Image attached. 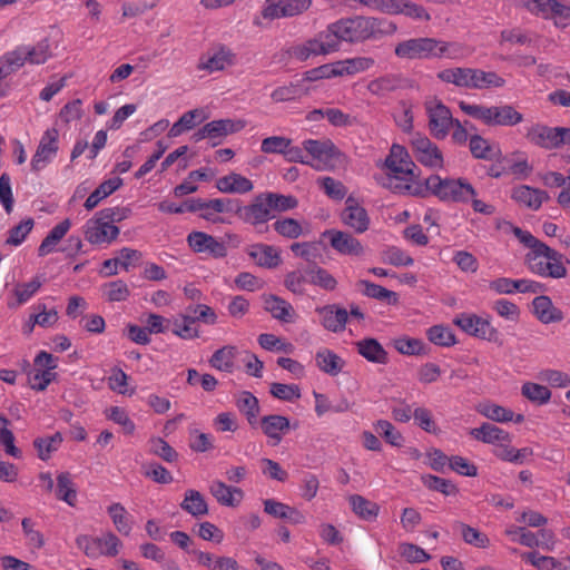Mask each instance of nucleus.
I'll use <instances>...</instances> for the list:
<instances>
[{
  "label": "nucleus",
  "instance_id": "obj_3",
  "mask_svg": "<svg viewBox=\"0 0 570 570\" xmlns=\"http://www.w3.org/2000/svg\"><path fill=\"white\" fill-rule=\"evenodd\" d=\"M459 107L465 115L490 127H513L523 121V115L508 104L484 106L460 101Z\"/></svg>",
  "mask_w": 570,
  "mask_h": 570
},
{
  "label": "nucleus",
  "instance_id": "obj_25",
  "mask_svg": "<svg viewBox=\"0 0 570 570\" xmlns=\"http://www.w3.org/2000/svg\"><path fill=\"white\" fill-rule=\"evenodd\" d=\"M209 492L224 507H237L244 498V492L240 488L227 485L220 480H215L210 483Z\"/></svg>",
  "mask_w": 570,
  "mask_h": 570
},
{
  "label": "nucleus",
  "instance_id": "obj_40",
  "mask_svg": "<svg viewBox=\"0 0 570 570\" xmlns=\"http://www.w3.org/2000/svg\"><path fill=\"white\" fill-rule=\"evenodd\" d=\"M70 226L71 223L69 219H65L56 225L41 242L38 248V255L43 257L52 253L58 243L66 236Z\"/></svg>",
  "mask_w": 570,
  "mask_h": 570
},
{
  "label": "nucleus",
  "instance_id": "obj_38",
  "mask_svg": "<svg viewBox=\"0 0 570 570\" xmlns=\"http://www.w3.org/2000/svg\"><path fill=\"white\" fill-rule=\"evenodd\" d=\"M471 75L472 68L454 67L439 71L436 77L445 83H452L460 88L471 89Z\"/></svg>",
  "mask_w": 570,
  "mask_h": 570
},
{
  "label": "nucleus",
  "instance_id": "obj_7",
  "mask_svg": "<svg viewBox=\"0 0 570 570\" xmlns=\"http://www.w3.org/2000/svg\"><path fill=\"white\" fill-rule=\"evenodd\" d=\"M304 150L312 157L309 164L316 170L332 169L340 157V150L330 139H306Z\"/></svg>",
  "mask_w": 570,
  "mask_h": 570
},
{
  "label": "nucleus",
  "instance_id": "obj_6",
  "mask_svg": "<svg viewBox=\"0 0 570 570\" xmlns=\"http://www.w3.org/2000/svg\"><path fill=\"white\" fill-rule=\"evenodd\" d=\"M424 109L428 116V126L431 135L439 140L445 139L455 120L448 106L435 97L424 101Z\"/></svg>",
  "mask_w": 570,
  "mask_h": 570
},
{
  "label": "nucleus",
  "instance_id": "obj_20",
  "mask_svg": "<svg viewBox=\"0 0 570 570\" xmlns=\"http://www.w3.org/2000/svg\"><path fill=\"white\" fill-rule=\"evenodd\" d=\"M342 220L346 226L358 234L366 232L370 226L367 212L353 197H348L345 200Z\"/></svg>",
  "mask_w": 570,
  "mask_h": 570
},
{
  "label": "nucleus",
  "instance_id": "obj_13",
  "mask_svg": "<svg viewBox=\"0 0 570 570\" xmlns=\"http://www.w3.org/2000/svg\"><path fill=\"white\" fill-rule=\"evenodd\" d=\"M434 38L419 37L400 41L394 53L403 60H425L433 59Z\"/></svg>",
  "mask_w": 570,
  "mask_h": 570
},
{
  "label": "nucleus",
  "instance_id": "obj_53",
  "mask_svg": "<svg viewBox=\"0 0 570 570\" xmlns=\"http://www.w3.org/2000/svg\"><path fill=\"white\" fill-rule=\"evenodd\" d=\"M62 440L60 432H57L51 436L36 439L33 441V445L38 452V456L43 461L48 460L51 453L59 449Z\"/></svg>",
  "mask_w": 570,
  "mask_h": 570
},
{
  "label": "nucleus",
  "instance_id": "obj_16",
  "mask_svg": "<svg viewBox=\"0 0 570 570\" xmlns=\"http://www.w3.org/2000/svg\"><path fill=\"white\" fill-rule=\"evenodd\" d=\"M187 244L193 252L198 254H208L214 258H224L227 256V246L225 243L204 232L194 230L189 233Z\"/></svg>",
  "mask_w": 570,
  "mask_h": 570
},
{
  "label": "nucleus",
  "instance_id": "obj_44",
  "mask_svg": "<svg viewBox=\"0 0 570 570\" xmlns=\"http://www.w3.org/2000/svg\"><path fill=\"white\" fill-rule=\"evenodd\" d=\"M357 285L362 289V293L367 297L385 302L390 305H395L399 303V295L395 292L390 291L381 285L365 279H361Z\"/></svg>",
  "mask_w": 570,
  "mask_h": 570
},
{
  "label": "nucleus",
  "instance_id": "obj_17",
  "mask_svg": "<svg viewBox=\"0 0 570 570\" xmlns=\"http://www.w3.org/2000/svg\"><path fill=\"white\" fill-rule=\"evenodd\" d=\"M58 138L59 132L56 128H49L45 131L31 160L32 170L42 169L53 159L58 151Z\"/></svg>",
  "mask_w": 570,
  "mask_h": 570
},
{
  "label": "nucleus",
  "instance_id": "obj_14",
  "mask_svg": "<svg viewBox=\"0 0 570 570\" xmlns=\"http://www.w3.org/2000/svg\"><path fill=\"white\" fill-rule=\"evenodd\" d=\"M312 0H266L262 10L265 19L297 17L307 11Z\"/></svg>",
  "mask_w": 570,
  "mask_h": 570
},
{
  "label": "nucleus",
  "instance_id": "obj_34",
  "mask_svg": "<svg viewBox=\"0 0 570 570\" xmlns=\"http://www.w3.org/2000/svg\"><path fill=\"white\" fill-rule=\"evenodd\" d=\"M466 56L468 50L464 45L434 38L433 59L448 58L451 60H461Z\"/></svg>",
  "mask_w": 570,
  "mask_h": 570
},
{
  "label": "nucleus",
  "instance_id": "obj_56",
  "mask_svg": "<svg viewBox=\"0 0 570 570\" xmlns=\"http://www.w3.org/2000/svg\"><path fill=\"white\" fill-rule=\"evenodd\" d=\"M396 351L404 355H425L426 345L420 338L401 337L394 341Z\"/></svg>",
  "mask_w": 570,
  "mask_h": 570
},
{
  "label": "nucleus",
  "instance_id": "obj_10",
  "mask_svg": "<svg viewBox=\"0 0 570 570\" xmlns=\"http://www.w3.org/2000/svg\"><path fill=\"white\" fill-rule=\"evenodd\" d=\"M332 52H335V46L330 41L326 29L288 49V55L298 61H306L313 57L326 56Z\"/></svg>",
  "mask_w": 570,
  "mask_h": 570
},
{
  "label": "nucleus",
  "instance_id": "obj_15",
  "mask_svg": "<svg viewBox=\"0 0 570 570\" xmlns=\"http://www.w3.org/2000/svg\"><path fill=\"white\" fill-rule=\"evenodd\" d=\"M235 213L244 223L253 226L264 225L274 218V214L272 213V208L264 193L257 195L250 204L237 206Z\"/></svg>",
  "mask_w": 570,
  "mask_h": 570
},
{
  "label": "nucleus",
  "instance_id": "obj_32",
  "mask_svg": "<svg viewBox=\"0 0 570 570\" xmlns=\"http://www.w3.org/2000/svg\"><path fill=\"white\" fill-rule=\"evenodd\" d=\"M374 63L375 60L372 57H354L340 60L332 63V75H334V77L352 76L368 70Z\"/></svg>",
  "mask_w": 570,
  "mask_h": 570
},
{
  "label": "nucleus",
  "instance_id": "obj_12",
  "mask_svg": "<svg viewBox=\"0 0 570 570\" xmlns=\"http://www.w3.org/2000/svg\"><path fill=\"white\" fill-rule=\"evenodd\" d=\"M237 55L224 45L212 47L198 61L197 69L214 73L235 66Z\"/></svg>",
  "mask_w": 570,
  "mask_h": 570
},
{
  "label": "nucleus",
  "instance_id": "obj_50",
  "mask_svg": "<svg viewBox=\"0 0 570 570\" xmlns=\"http://www.w3.org/2000/svg\"><path fill=\"white\" fill-rule=\"evenodd\" d=\"M478 411L487 419L500 423L511 422L513 419V412L511 410L491 402L480 404Z\"/></svg>",
  "mask_w": 570,
  "mask_h": 570
},
{
  "label": "nucleus",
  "instance_id": "obj_47",
  "mask_svg": "<svg viewBox=\"0 0 570 570\" xmlns=\"http://www.w3.org/2000/svg\"><path fill=\"white\" fill-rule=\"evenodd\" d=\"M469 147L471 154L479 159L492 160L499 154V148L491 145L487 139L479 135L470 137Z\"/></svg>",
  "mask_w": 570,
  "mask_h": 570
},
{
  "label": "nucleus",
  "instance_id": "obj_27",
  "mask_svg": "<svg viewBox=\"0 0 570 570\" xmlns=\"http://www.w3.org/2000/svg\"><path fill=\"white\" fill-rule=\"evenodd\" d=\"M331 246L342 255L358 256L363 253L362 244L352 235L341 230H328L325 234Z\"/></svg>",
  "mask_w": 570,
  "mask_h": 570
},
{
  "label": "nucleus",
  "instance_id": "obj_54",
  "mask_svg": "<svg viewBox=\"0 0 570 570\" xmlns=\"http://www.w3.org/2000/svg\"><path fill=\"white\" fill-rule=\"evenodd\" d=\"M456 527L460 529L465 543L483 549L490 546V540L487 534L480 532L478 529L462 522H458Z\"/></svg>",
  "mask_w": 570,
  "mask_h": 570
},
{
  "label": "nucleus",
  "instance_id": "obj_1",
  "mask_svg": "<svg viewBox=\"0 0 570 570\" xmlns=\"http://www.w3.org/2000/svg\"><path fill=\"white\" fill-rule=\"evenodd\" d=\"M396 30L397 26L392 21L364 16L340 19L326 28L330 41L335 46V51L340 49L342 41L357 43L377 40L395 33Z\"/></svg>",
  "mask_w": 570,
  "mask_h": 570
},
{
  "label": "nucleus",
  "instance_id": "obj_21",
  "mask_svg": "<svg viewBox=\"0 0 570 570\" xmlns=\"http://www.w3.org/2000/svg\"><path fill=\"white\" fill-rule=\"evenodd\" d=\"M384 13L393 16L403 14L419 21L431 20L430 13L423 6L410 0H387Z\"/></svg>",
  "mask_w": 570,
  "mask_h": 570
},
{
  "label": "nucleus",
  "instance_id": "obj_11",
  "mask_svg": "<svg viewBox=\"0 0 570 570\" xmlns=\"http://www.w3.org/2000/svg\"><path fill=\"white\" fill-rule=\"evenodd\" d=\"M411 149L415 159L423 166L441 169L444 158L441 149L424 135H415L411 140Z\"/></svg>",
  "mask_w": 570,
  "mask_h": 570
},
{
  "label": "nucleus",
  "instance_id": "obj_45",
  "mask_svg": "<svg viewBox=\"0 0 570 570\" xmlns=\"http://www.w3.org/2000/svg\"><path fill=\"white\" fill-rule=\"evenodd\" d=\"M308 94V89L303 86L302 81L289 82L275 88L271 98L274 102H287L296 100Z\"/></svg>",
  "mask_w": 570,
  "mask_h": 570
},
{
  "label": "nucleus",
  "instance_id": "obj_8",
  "mask_svg": "<svg viewBox=\"0 0 570 570\" xmlns=\"http://www.w3.org/2000/svg\"><path fill=\"white\" fill-rule=\"evenodd\" d=\"M525 138L535 146L553 149L570 144V128L535 124L527 128Z\"/></svg>",
  "mask_w": 570,
  "mask_h": 570
},
{
  "label": "nucleus",
  "instance_id": "obj_35",
  "mask_svg": "<svg viewBox=\"0 0 570 570\" xmlns=\"http://www.w3.org/2000/svg\"><path fill=\"white\" fill-rule=\"evenodd\" d=\"M85 237L91 244H101L107 237V213L100 210L85 226Z\"/></svg>",
  "mask_w": 570,
  "mask_h": 570
},
{
  "label": "nucleus",
  "instance_id": "obj_18",
  "mask_svg": "<svg viewBox=\"0 0 570 570\" xmlns=\"http://www.w3.org/2000/svg\"><path fill=\"white\" fill-rule=\"evenodd\" d=\"M244 120L219 119L213 120L198 129L193 135L194 141L198 142L205 138H219L240 131L245 127Z\"/></svg>",
  "mask_w": 570,
  "mask_h": 570
},
{
  "label": "nucleus",
  "instance_id": "obj_55",
  "mask_svg": "<svg viewBox=\"0 0 570 570\" xmlns=\"http://www.w3.org/2000/svg\"><path fill=\"white\" fill-rule=\"evenodd\" d=\"M109 515L112 519V522L121 534L128 535L131 530V517L126 511L124 507L116 503L111 507H109Z\"/></svg>",
  "mask_w": 570,
  "mask_h": 570
},
{
  "label": "nucleus",
  "instance_id": "obj_58",
  "mask_svg": "<svg viewBox=\"0 0 570 570\" xmlns=\"http://www.w3.org/2000/svg\"><path fill=\"white\" fill-rule=\"evenodd\" d=\"M140 322L144 324V327L150 336L153 334L165 333L170 325V321L168 318L156 313L144 314L140 317Z\"/></svg>",
  "mask_w": 570,
  "mask_h": 570
},
{
  "label": "nucleus",
  "instance_id": "obj_48",
  "mask_svg": "<svg viewBox=\"0 0 570 570\" xmlns=\"http://www.w3.org/2000/svg\"><path fill=\"white\" fill-rule=\"evenodd\" d=\"M56 497L70 507L76 504L77 491L68 472H62L57 476Z\"/></svg>",
  "mask_w": 570,
  "mask_h": 570
},
{
  "label": "nucleus",
  "instance_id": "obj_64",
  "mask_svg": "<svg viewBox=\"0 0 570 570\" xmlns=\"http://www.w3.org/2000/svg\"><path fill=\"white\" fill-rule=\"evenodd\" d=\"M308 283V277L305 271L296 269L285 275V287L295 295H304L306 292L305 284Z\"/></svg>",
  "mask_w": 570,
  "mask_h": 570
},
{
  "label": "nucleus",
  "instance_id": "obj_4",
  "mask_svg": "<svg viewBox=\"0 0 570 570\" xmlns=\"http://www.w3.org/2000/svg\"><path fill=\"white\" fill-rule=\"evenodd\" d=\"M424 196L431 194L442 202L466 204L476 196L474 187L464 178H442L431 175L424 181Z\"/></svg>",
  "mask_w": 570,
  "mask_h": 570
},
{
  "label": "nucleus",
  "instance_id": "obj_37",
  "mask_svg": "<svg viewBox=\"0 0 570 570\" xmlns=\"http://www.w3.org/2000/svg\"><path fill=\"white\" fill-rule=\"evenodd\" d=\"M470 435L478 441L490 444L503 443L510 440L508 432L490 423H483L480 428L470 430Z\"/></svg>",
  "mask_w": 570,
  "mask_h": 570
},
{
  "label": "nucleus",
  "instance_id": "obj_43",
  "mask_svg": "<svg viewBox=\"0 0 570 570\" xmlns=\"http://www.w3.org/2000/svg\"><path fill=\"white\" fill-rule=\"evenodd\" d=\"M471 89L483 90L490 88H501L505 80L494 71H484L472 68Z\"/></svg>",
  "mask_w": 570,
  "mask_h": 570
},
{
  "label": "nucleus",
  "instance_id": "obj_23",
  "mask_svg": "<svg viewBox=\"0 0 570 570\" xmlns=\"http://www.w3.org/2000/svg\"><path fill=\"white\" fill-rule=\"evenodd\" d=\"M511 198L521 206L531 210H538L543 202L549 199V195L544 190L528 185H520L512 189Z\"/></svg>",
  "mask_w": 570,
  "mask_h": 570
},
{
  "label": "nucleus",
  "instance_id": "obj_36",
  "mask_svg": "<svg viewBox=\"0 0 570 570\" xmlns=\"http://www.w3.org/2000/svg\"><path fill=\"white\" fill-rule=\"evenodd\" d=\"M238 350L234 345H225L214 352L209 358V365L218 371L232 373L235 366V358Z\"/></svg>",
  "mask_w": 570,
  "mask_h": 570
},
{
  "label": "nucleus",
  "instance_id": "obj_59",
  "mask_svg": "<svg viewBox=\"0 0 570 570\" xmlns=\"http://www.w3.org/2000/svg\"><path fill=\"white\" fill-rule=\"evenodd\" d=\"M23 52L26 56V62L36 65L45 63L51 57L48 40H42L31 48L23 47Z\"/></svg>",
  "mask_w": 570,
  "mask_h": 570
},
{
  "label": "nucleus",
  "instance_id": "obj_24",
  "mask_svg": "<svg viewBox=\"0 0 570 570\" xmlns=\"http://www.w3.org/2000/svg\"><path fill=\"white\" fill-rule=\"evenodd\" d=\"M261 428L263 433L273 441V445H277L289 431L291 423L286 416L271 414L261 419Z\"/></svg>",
  "mask_w": 570,
  "mask_h": 570
},
{
  "label": "nucleus",
  "instance_id": "obj_30",
  "mask_svg": "<svg viewBox=\"0 0 570 570\" xmlns=\"http://www.w3.org/2000/svg\"><path fill=\"white\" fill-rule=\"evenodd\" d=\"M216 187L219 191L225 194H248L254 189V184L247 177L230 173L217 179Z\"/></svg>",
  "mask_w": 570,
  "mask_h": 570
},
{
  "label": "nucleus",
  "instance_id": "obj_49",
  "mask_svg": "<svg viewBox=\"0 0 570 570\" xmlns=\"http://www.w3.org/2000/svg\"><path fill=\"white\" fill-rule=\"evenodd\" d=\"M521 394L538 405L547 404L551 399V392L547 386L533 382H525L521 386Z\"/></svg>",
  "mask_w": 570,
  "mask_h": 570
},
{
  "label": "nucleus",
  "instance_id": "obj_62",
  "mask_svg": "<svg viewBox=\"0 0 570 570\" xmlns=\"http://www.w3.org/2000/svg\"><path fill=\"white\" fill-rule=\"evenodd\" d=\"M269 393L281 401L292 402L301 397V389L296 384L272 383Z\"/></svg>",
  "mask_w": 570,
  "mask_h": 570
},
{
  "label": "nucleus",
  "instance_id": "obj_51",
  "mask_svg": "<svg viewBox=\"0 0 570 570\" xmlns=\"http://www.w3.org/2000/svg\"><path fill=\"white\" fill-rule=\"evenodd\" d=\"M426 336L435 345L450 347L456 344V338L452 330L444 325H434L428 328Z\"/></svg>",
  "mask_w": 570,
  "mask_h": 570
},
{
  "label": "nucleus",
  "instance_id": "obj_33",
  "mask_svg": "<svg viewBox=\"0 0 570 570\" xmlns=\"http://www.w3.org/2000/svg\"><path fill=\"white\" fill-rule=\"evenodd\" d=\"M264 304L265 309L269 312L275 320L283 323H292L295 321V309L287 301L275 295H269L265 298Z\"/></svg>",
  "mask_w": 570,
  "mask_h": 570
},
{
  "label": "nucleus",
  "instance_id": "obj_63",
  "mask_svg": "<svg viewBox=\"0 0 570 570\" xmlns=\"http://www.w3.org/2000/svg\"><path fill=\"white\" fill-rule=\"evenodd\" d=\"M274 229L283 237L294 239L303 235V227L294 218H282L273 224Z\"/></svg>",
  "mask_w": 570,
  "mask_h": 570
},
{
  "label": "nucleus",
  "instance_id": "obj_5",
  "mask_svg": "<svg viewBox=\"0 0 570 570\" xmlns=\"http://www.w3.org/2000/svg\"><path fill=\"white\" fill-rule=\"evenodd\" d=\"M524 263L531 273L541 277L562 278L567 275L563 255L546 244L529 250Z\"/></svg>",
  "mask_w": 570,
  "mask_h": 570
},
{
  "label": "nucleus",
  "instance_id": "obj_42",
  "mask_svg": "<svg viewBox=\"0 0 570 570\" xmlns=\"http://www.w3.org/2000/svg\"><path fill=\"white\" fill-rule=\"evenodd\" d=\"M180 508L194 518H200L208 513L207 502L204 495L197 490H187L185 492Z\"/></svg>",
  "mask_w": 570,
  "mask_h": 570
},
{
  "label": "nucleus",
  "instance_id": "obj_52",
  "mask_svg": "<svg viewBox=\"0 0 570 570\" xmlns=\"http://www.w3.org/2000/svg\"><path fill=\"white\" fill-rule=\"evenodd\" d=\"M41 286L42 282L38 277L32 278L28 283L17 284L13 289L17 302L14 304L9 303V307L13 308L27 303Z\"/></svg>",
  "mask_w": 570,
  "mask_h": 570
},
{
  "label": "nucleus",
  "instance_id": "obj_9",
  "mask_svg": "<svg viewBox=\"0 0 570 570\" xmlns=\"http://www.w3.org/2000/svg\"><path fill=\"white\" fill-rule=\"evenodd\" d=\"M453 324L460 327L470 336L497 343L500 337L499 331L491 324L489 318L481 317L474 313H461L455 316Z\"/></svg>",
  "mask_w": 570,
  "mask_h": 570
},
{
  "label": "nucleus",
  "instance_id": "obj_41",
  "mask_svg": "<svg viewBox=\"0 0 570 570\" xmlns=\"http://www.w3.org/2000/svg\"><path fill=\"white\" fill-rule=\"evenodd\" d=\"M308 283L324 291L333 292L337 287L336 278L325 268L314 264L305 269Z\"/></svg>",
  "mask_w": 570,
  "mask_h": 570
},
{
  "label": "nucleus",
  "instance_id": "obj_28",
  "mask_svg": "<svg viewBox=\"0 0 570 570\" xmlns=\"http://www.w3.org/2000/svg\"><path fill=\"white\" fill-rule=\"evenodd\" d=\"M315 362L318 370L330 376H337L346 365L343 357L326 347L320 348L316 352Z\"/></svg>",
  "mask_w": 570,
  "mask_h": 570
},
{
  "label": "nucleus",
  "instance_id": "obj_26",
  "mask_svg": "<svg viewBox=\"0 0 570 570\" xmlns=\"http://www.w3.org/2000/svg\"><path fill=\"white\" fill-rule=\"evenodd\" d=\"M246 253L261 267L275 268L282 262L279 250L272 245L254 244L246 249Z\"/></svg>",
  "mask_w": 570,
  "mask_h": 570
},
{
  "label": "nucleus",
  "instance_id": "obj_31",
  "mask_svg": "<svg viewBox=\"0 0 570 570\" xmlns=\"http://www.w3.org/2000/svg\"><path fill=\"white\" fill-rule=\"evenodd\" d=\"M355 347L357 353L371 363L384 365L389 362L387 352L375 338L360 340L355 343Z\"/></svg>",
  "mask_w": 570,
  "mask_h": 570
},
{
  "label": "nucleus",
  "instance_id": "obj_57",
  "mask_svg": "<svg viewBox=\"0 0 570 570\" xmlns=\"http://www.w3.org/2000/svg\"><path fill=\"white\" fill-rule=\"evenodd\" d=\"M269 206L272 208V213L275 215L276 213L286 212L289 209H294L297 206V199L289 195H282L277 193H264Z\"/></svg>",
  "mask_w": 570,
  "mask_h": 570
},
{
  "label": "nucleus",
  "instance_id": "obj_39",
  "mask_svg": "<svg viewBox=\"0 0 570 570\" xmlns=\"http://www.w3.org/2000/svg\"><path fill=\"white\" fill-rule=\"evenodd\" d=\"M236 406L243 413L248 423L254 426L258 421L259 403L257 397L248 391H242L236 396Z\"/></svg>",
  "mask_w": 570,
  "mask_h": 570
},
{
  "label": "nucleus",
  "instance_id": "obj_2",
  "mask_svg": "<svg viewBox=\"0 0 570 570\" xmlns=\"http://www.w3.org/2000/svg\"><path fill=\"white\" fill-rule=\"evenodd\" d=\"M384 185L395 194L424 197V188L416 180V165L405 147L394 144L384 161Z\"/></svg>",
  "mask_w": 570,
  "mask_h": 570
},
{
  "label": "nucleus",
  "instance_id": "obj_46",
  "mask_svg": "<svg viewBox=\"0 0 570 570\" xmlns=\"http://www.w3.org/2000/svg\"><path fill=\"white\" fill-rule=\"evenodd\" d=\"M348 502L353 512L363 520L372 521L379 514L380 507L360 494L350 495Z\"/></svg>",
  "mask_w": 570,
  "mask_h": 570
},
{
  "label": "nucleus",
  "instance_id": "obj_29",
  "mask_svg": "<svg viewBox=\"0 0 570 570\" xmlns=\"http://www.w3.org/2000/svg\"><path fill=\"white\" fill-rule=\"evenodd\" d=\"M141 253L137 249L124 247L115 253L112 258H109V275H116L120 272H128L130 268L136 267L140 259Z\"/></svg>",
  "mask_w": 570,
  "mask_h": 570
},
{
  "label": "nucleus",
  "instance_id": "obj_60",
  "mask_svg": "<svg viewBox=\"0 0 570 570\" xmlns=\"http://www.w3.org/2000/svg\"><path fill=\"white\" fill-rule=\"evenodd\" d=\"M149 452L161 458L166 462H174L178 458V453L161 438H151L148 442Z\"/></svg>",
  "mask_w": 570,
  "mask_h": 570
},
{
  "label": "nucleus",
  "instance_id": "obj_19",
  "mask_svg": "<svg viewBox=\"0 0 570 570\" xmlns=\"http://www.w3.org/2000/svg\"><path fill=\"white\" fill-rule=\"evenodd\" d=\"M321 325L328 332L340 333L345 330L348 313L336 304H328L315 308Z\"/></svg>",
  "mask_w": 570,
  "mask_h": 570
},
{
  "label": "nucleus",
  "instance_id": "obj_22",
  "mask_svg": "<svg viewBox=\"0 0 570 570\" xmlns=\"http://www.w3.org/2000/svg\"><path fill=\"white\" fill-rule=\"evenodd\" d=\"M532 313L542 324L559 323L564 318L563 312L554 306L547 295H539L532 301Z\"/></svg>",
  "mask_w": 570,
  "mask_h": 570
},
{
  "label": "nucleus",
  "instance_id": "obj_61",
  "mask_svg": "<svg viewBox=\"0 0 570 570\" xmlns=\"http://www.w3.org/2000/svg\"><path fill=\"white\" fill-rule=\"evenodd\" d=\"M26 63L23 47H18L0 57V65L8 75H11Z\"/></svg>",
  "mask_w": 570,
  "mask_h": 570
}]
</instances>
